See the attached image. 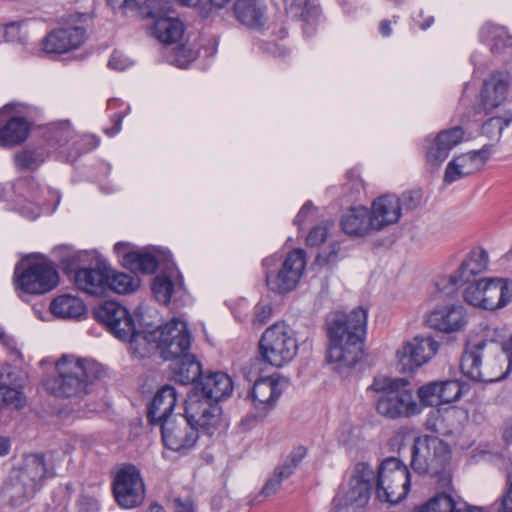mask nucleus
<instances>
[{
  "instance_id": "obj_24",
  "label": "nucleus",
  "mask_w": 512,
  "mask_h": 512,
  "mask_svg": "<svg viewBox=\"0 0 512 512\" xmlns=\"http://www.w3.org/2000/svg\"><path fill=\"white\" fill-rule=\"evenodd\" d=\"M177 404V391L173 386L164 385L154 395L147 407V420L150 425L161 426L175 414L173 410Z\"/></svg>"
},
{
  "instance_id": "obj_11",
  "label": "nucleus",
  "mask_w": 512,
  "mask_h": 512,
  "mask_svg": "<svg viewBox=\"0 0 512 512\" xmlns=\"http://www.w3.org/2000/svg\"><path fill=\"white\" fill-rule=\"evenodd\" d=\"M160 429L164 446L181 454L189 453L199 439L198 430L192 425L185 411L166 420Z\"/></svg>"
},
{
  "instance_id": "obj_50",
  "label": "nucleus",
  "mask_w": 512,
  "mask_h": 512,
  "mask_svg": "<svg viewBox=\"0 0 512 512\" xmlns=\"http://www.w3.org/2000/svg\"><path fill=\"white\" fill-rule=\"evenodd\" d=\"M307 455V448L304 446L295 447L285 458L284 462L277 466L281 471L282 476H291L295 469L299 466L302 460Z\"/></svg>"
},
{
  "instance_id": "obj_41",
  "label": "nucleus",
  "mask_w": 512,
  "mask_h": 512,
  "mask_svg": "<svg viewBox=\"0 0 512 512\" xmlns=\"http://www.w3.org/2000/svg\"><path fill=\"white\" fill-rule=\"evenodd\" d=\"M481 40L490 46L493 52H502L512 46V36L503 26L486 24L481 29Z\"/></svg>"
},
{
  "instance_id": "obj_20",
  "label": "nucleus",
  "mask_w": 512,
  "mask_h": 512,
  "mask_svg": "<svg viewBox=\"0 0 512 512\" xmlns=\"http://www.w3.org/2000/svg\"><path fill=\"white\" fill-rule=\"evenodd\" d=\"M18 188L25 200L29 202L27 205L19 203V212L31 220L36 219L41 213V208L49 205L48 196L53 195V192L48 188L41 187L34 177L21 180L18 183Z\"/></svg>"
},
{
  "instance_id": "obj_47",
  "label": "nucleus",
  "mask_w": 512,
  "mask_h": 512,
  "mask_svg": "<svg viewBox=\"0 0 512 512\" xmlns=\"http://www.w3.org/2000/svg\"><path fill=\"white\" fill-rule=\"evenodd\" d=\"M141 13L144 17L153 19L154 22L174 14V10L170 0H146Z\"/></svg>"
},
{
  "instance_id": "obj_45",
  "label": "nucleus",
  "mask_w": 512,
  "mask_h": 512,
  "mask_svg": "<svg viewBox=\"0 0 512 512\" xmlns=\"http://www.w3.org/2000/svg\"><path fill=\"white\" fill-rule=\"evenodd\" d=\"M128 257L132 260H129L127 269L132 272L152 274L158 267V261L151 253L136 251L135 254Z\"/></svg>"
},
{
  "instance_id": "obj_16",
  "label": "nucleus",
  "mask_w": 512,
  "mask_h": 512,
  "mask_svg": "<svg viewBox=\"0 0 512 512\" xmlns=\"http://www.w3.org/2000/svg\"><path fill=\"white\" fill-rule=\"evenodd\" d=\"M116 502L125 509L139 506L145 497V487L139 470L131 464L118 470L113 480Z\"/></svg>"
},
{
  "instance_id": "obj_17",
  "label": "nucleus",
  "mask_w": 512,
  "mask_h": 512,
  "mask_svg": "<svg viewBox=\"0 0 512 512\" xmlns=\"http://www.w3.org/2000/svg\"><path fill=\"white\" fill-rule=\"evenodd\" d=\"M425 324L438 332L452 334L463 331L469 316L461 304H446L437 306L425 315Z\"/></svg>"
},
{
  "instance_id": "obj_33",
  "label": "nucleus",
  "mask_w": 512,
  "mask_h": 512,
  "mask_svg": "<svg viewBox=\"0 0 512 512\" xmlns=\"http://www.w3.org/2000/svg\"><path fill=\"white\" fill-rule=\"evenodd\" d=\"M169 360L172 361L171 370L176 382L187 385L201 378V365L191 353L187 352Z\"/></svg>"
},
{
  "instance_id": "obj_64",
  "label": "nucleus",
  "mask_w": 512,
  "mask_h": 512,
  "mask_svg": "<svg viewBox=\"0 0 512 512\" xmlns=\"http://www.w3.org/2000/svg\"><path fill=\"white\" fill-rule=\"evenodd\" d=\"M313 208V205L310 201L306 202L302 208L300 209V211L298 212V214L296 215L295 219H294V223L298 226H301L306 218V216L310 213V211L312 210Z\"/></svg>"
},
{
  "instance_id": "obj_31",
  "label": "nucleus",
  "mask_w": 512,
  "mask_h": 512,
  "mask_svg": "<svg viewBox=\"0 0 512 512\" xmlns=\"http://www.w3.org/2000/svg\"><path fill=\"white\" fill-rule=\"evenodd\" d=\"M485 310L495 311L512 301V281L507 278H489L487 295L482 299Z\"/></svg>"
},
{
  "instance_id": "obj_15",
  "label": "nucleus",
  "mask_w": 512,
  "mask_h": 512,
  "mask_svg": "<svg viewBox=\"0 0 512 512\" xmlns=\"http://www.w3.org/2000/svg\"><path fill=\"white\" fill-rule=\"evenodd\" d=\"M16 285L28 294H44L54 289L59 282L57 270L47 262L29 263L19 272L15 268Z\"/></svg>"
},
{
  "instance_id": "obj_29",
  "label": "nucleus",
  "mask_w": 512,
  "mask_h": 512,
  "mask_svg": "<svg viewBox=\"0 0 512 512\" xmlns=\"http://www.w3.org/2000/svg\"><path fill=\"white\" fill-rule=\"evenodd\" d=\"M0 113V146L12 147L24 142L29 135V123L24 117H10L4 120Z\"/></svg>"
},
{
  "instance_id": "obj_28",
  "label": "nucleus",
  "mask_w": 512,
  "mask_h": 512,
  "mask_svg": "<svg viewBox=\"0 0 512 512\" xmlns=\"http://www.w3.org/2000/svg\"><path fill=\"white\" fill-rule=\"evenodd\" d=\"M266 4L264 0H236L233 13L242 25L256 29L266 22Z\"/></svg>"
},
{
  "instance_id": "obj_18",
  "label": "nucleus",
  "mask_w": 512,
  "mask_h": 512,
  "mask_svg": "<svg viewBox=\"0 0 512 512\" xmlns=\"http://www.w3.org/2000/svg\"><path fill=\"white\" fill-rule=\"evenodd\" d=\"M278 385V381L273 377L262 378L255 381L251 391V397L257 414L242 419L241 425L251 426L258 418L262 419L267 415L275 406V402L282 393Z\"/></svg>"
},
{
  "instance_id": "obj_30",
  "label": "nucleus",
  "mask_w": 512,
  "mask_h": 512,
  "mask_svg": "<svg viewBox=\"0 0 512 512\" xmlns=\"http://www.w3.org/2000/svg\"><path fill=\"white\" fill-rule=\"evenodd\" d=\"M173 275L165 273L157 275L152 284V292L155 299L161 304H168L171 299L181 301L186 292L182 277L177 273V281L172 280Z\"/></svg>"
},
{
  "instance_id": "obj_63",
  "label": "nucleus",
  "mask_w": 512,
  "mask_h": 512,
  "mask_svg": "<svg viewBox=\"0 0 512 512\" xmlns=\"http://www.w3.org/2000/svg\"><path fill=\"white\" fill-rule=\"evenodd\" d=\"M139 0H107L113 9H133L138 5Z\"/></svg>"
},
{
  "instance_id": "obj_43",
  "label": "nucleus",
  "mask_w": 512,
  "mask_h": 512,
  "mask_svg": "<svg viewBox=\"0 0 512 512\" xmlns=\"http://www.w3.org/2000/svg\"><path fill=\"white\" fill-rule=\"evenodd\" d=\"M488 279L482 278L467 285L463 292V298L471 306L485 310L484 297L487 295Z\"/></svg>"
},
{
  "instance_id": "obj_52",
  "label": "nucleus",
  "mask_w": 512,
  "mask_h": 512,
  "mask_svg": "<svg viewBox=\"0 0 512 512\" xmlns=\"http://www.w3.org/2000/svg\"><path fill=\"white\" fill-rule=\"evenodd\" d=\"M440 397L442 404L451 403L460 398L462 394V386L457 380L439 381Z\"/></svg>"
},
{
  "instance_id": "obj_57",
  "label": "nucleus",
  "mask_w": 512,
  "mask_h": 512,
  "mask_svg": "<svg viewBox=\"0 0 512 512\" xmlns=\"http://www.w3.org/2000/svg\"><path fill=\"white\" fill-rule=\"evenodd\" d=\"M327 228L325 226H316L308 234L306 242L308 246L316 247L322 244L327 238Z\"/></svg>"
},
{
  "instance_id": "obj_14",
  "label": "nucleus",
  "mask_w": 512,
  "mask_h": 512,
  "mask_svg": "<svg viewBox=\"0 0 512 512\" xmlns=\"http://www.w3.org/2000/svg\"><path fill=\"white\" fill-rule=\"evenodd\" d=\"M153 339L164 360L173 359L189 352L191 335L186 322L173 318L153 332Z\"/></svg>"
},
{
  "instance_id": "obj_40",
  "label": "nucleus",
  "mask_w": 512,
  "mask_h": 512,
  "mask_svg": "<svg viewBox=\"0 0 512 512\" xmlns=\"http://www.w3.org/2000/svg\"><path fill=\"white\" fill-rule=\"evenodd\" d=\"M10 369L11 367L7 365L0 372V408L6 406L20 409L25 405V396L17 388L8 386L12 374Z\"/></svg>"
},
{
  "instance_id": "obj_58",
  "label": "nucleus",
  "mask_w": 512,
  "mask_h": 512,
  "mask_svg": "<svg viewBox=\"0 0 512 512\" xmlns=\"http://www.w3.org/2000/svg\"><path fill=\"white\" fill-rule=\"evenodd\" d=\"M339 251L340 244L331 243L329 245L328 252H322L317 255L316 262L321 266L332 263L336 260Z\"/></svg>"
},
{
  "instance_id": "obj_36",
  "label": "nucleus",
  "mask_w": 512,
  "mask_h": 512,
  "mask_svg": "<svg viewBox=\"0 0 512 512\" xmlns=\"http://www.w3.org/2000/svg\"><path fill=\"white\" fill-rule=\"evenodd\" d=\"M16 473L22 479L31 482L38 490L46 478L53 476V474H49L44 455L38 453L27 455L24 459L23 467Z\"/></svg>"
},
{
  "instance_id": "obj_6",
  "label": "nucleus",
  "mask_w": 512,
  "mask_h": 512,
  "mask_svg": "<svg viewBox=\"0 0 512 512\" xmlns=\"http://www.w3.org/2000/svg\"><path fill=\"white\" fill-rule=\"evenodd\" d=\"M298 351V343L293 331L285 323H275L268 327L259 341L262 360L280 368L291 362Z\"/></svg>"
},
{
  "instance_id": "obj_4",
  "label": "nucleus",
  "mask_w": 512,
  "mask_h": 512,
  "mask_svg": "<svg viewBox=\"0 0 512 512\" xmlns=\"http://www.w3.org/2000/svg\"><path fill=\"white\" fill-rule=\"evenodd\" d=\"M370 389L380 393L377 412L388 419L407 418L421 413V405L403 379L375 378Z\"/></svg>"
},
{
  "instance_id": "obj_38",
  "label": "nucleus",
  "mask_w": 512,
  "mask_h": 512,
  "mask_svg": "<svg viewBox=\"0 0 512 512\" xmlns=\"http://www.w3.org/2000/svg\"><path fill=\"white\" fill-rule=\"evenodd\" d=\"M49 309L58 318L78 319L85 313L86 306L80 298L62 294L51 301Z\"/></svg>"
},
{
  "instance_id": "obj_12",
  "label": "nucleus",
  "mask_w": 512,
  "mask_h": 512,
  "mask_svg": "<svg viewBox=\"0 0 512 512\" xmlns=\"http://www.w3.org/2000/svg\"><path fill=\"white\" fill-rule=\"evenodd\" d=\"M439 342L431 336H415L396 350L397 367L411 373L428 363L438 352Z\"/></svg>"
},
{
  "instance_id": "obj_62",
  "label": "nucleus",
  "mask_w": 512,
  "mask_h": 512,
  "mask_svg": "<svg viewBox=\"0 0 512 512\" xmlns=\"http://www.w3.org/2000/svg\"><path fill=\"white\" fill-rule=\"evenodd\" d=\"M496 512H512V484L507 492L502 496Z\"/></svg>"
},
{
  "instance_id": "obj_55",
  "label": "nucleus",
  "mask_w": 512,
  "mask_h": 512,
  "mask_svg": "<svg viewBox=\"0 0 512 512\" xmlns=\"http://www.w3.org/2000/svg\"><path fill=\"white\" fill-rule=\"evenodd\" d=\"M398 200L400 202V206H402V210L412 211L420 205L422 193L417 190L404 192L400 197H398Z\"/></svg>"
},
{
  "instance_id": "obj_19",
  "label": "nucleus",
  "mask_w": 512,
  "mask_h": 512,
  "mask_svg": "<svg viewBox=\"0 0 512 512\" xmlns=\"http://www.w3.org/2000/svg\"><path fill=\"white\" fill-rule=\"evenodd\" d=\"M233 391L231 377L223 372H210L202 375L191 393H199V397L210 402L219 403L228 398Z\"/></svg>"
},
{
  "instance_id": "obj_44",
  "label": "nucleus",
  "mask_w": 512,
  "mask_h": 512,
  "mask_svg": "<svg viewBox=\"0 0 512 512\" xmlns=\"http://www.w3.org/2000/svg\"><path fill=\"white\" fill-rule=\"evenodd\" d=\"M74 136V131L69 122H60L51 126L46 139L50 148L57 149L66 145Z\"/></svg>"
},
{
  "instance_id": "obj_27",
  "label": "nucleus",
  "mask_w": 512,
  "mask_h": 512,
  "mask_svg": "<svg viewBox=\"0 0 512 512\" xmlns=\"http://www.w3.org/2000/svg\"><path fill=\"white\" fill-rule=\"evenodd\" d=\"M488 262V253L484 249L475 248L471 250L468 256L462 261L460 267L450 275L451 284L460 286L469 283L473 276L487 269Z\"/></svg>"
},
{
  "instance_id": "obj_8",
  "label": "nucleus",
  "mask_w": 512,
  "mask_h": 512,
  "mask_svg": "<svg viewBox=\"0 0 512 512\" xmlns=\"http://www.w3.org/2000/svg\"><path fill=\"white\" fill-rule=\"evenodd\" d=\"M410 489V473L405 464L395 457L384 459L376 478L377 496L382 501L399 503Z\"/></svg>"
},
{
  "instance_id": "obj_51",
  "label": "nucleus",
  "mask_w": 512,
  "mask_h": 512,
  "mask_svg": "<svg viewBox=\"0 0 512 512\" xmlns=\"http://www.w3.org/2000/svg\"><path fill=\"white\" fill-rule=\"evenodd\" d=\"M14 161L19 169L33 171L43 163L44 159L36 151L24 150L15 154Z\"/></svg>"
},
{
  "instance_id": "obj_1",
  "label": "nucleus",
  "mask_w": 512,
  "mask_h": 512,
  "mask_svg": "<svg viewBox=\"0 0 512 512\" xmlns=\"http://www.w3.org/2000/svg\"><path fill=\"white\" fill-rule=\"evenodd\" d=\"M366 327L367 310L363 307L355 308L349 314L337 311L327 316V360L334 364L335 370L342 372L360 361Z\"/></svg>"
},
{
  "instance_id": "obj_10",
  "label": "nucleus",
  "mask_w": 512,
  "mask_h": 512,
  "mask_svg": "<svg viewBox=\"0 0 512 512\" xmlns=\"http://www.w3.org/2000/svg\"><path fill=\"white\" fill-rule=\"evenodd\" d=\"M184 411L190 422L200 432L209 436L224 428L222 408L219 404L199 397V393H190L185 400Z\"/></svg>"
},
{
  "instance_id": "obj_22",
  "label": "nucleus",
  "mask_w": 512,
  "mask_h": 512,
  "mask_svg": "<svg viewBox=\"0 0 512 512\" xmlns=\"http://www.w3.org/2000/svg\"><path fill=\"white\" fill-rule=\"evenodd\" d=\"M84 39L85 30L82 27L55 29L42 40V48L48 54H64L79 48Z\"/></svg>"
},
{
  "instance_id": "obj_35",
  "label": "nucleus",
  "mask_w": 512,
  "mask_h": 512,
  "mask_svg": "<svg viewBox=\"0 0 512 512\" xmlns=\"http://www.w3.org/2000/svg\"><path fill=\"white\" fill-rule=\"evenodd\" d=\"M38 489L31 482H28L18 474L12 475L8 482L5 483L2 493L8 499L12 506H21L30 500Z\"/></svg>"
},
{
  "instance_id": "obj_49",
  "label": "nucleus",
  "mask_w": 512,
  "mask_h": 512,
  "mask_svg": "<svg viewBox=\"0 0 512 512\" xmlns=\"http://www.w3.org/2000/svg\"><path fill=\"white\" fill-rule=\"evenodd\" d=\"M455 501L450 495L441 493L421 506L417 512H453Z\"/></svg>"
},
{
  "instance_id": "obj_32",
  "label": "nucleus",
  "mask_w": 512,
  "mask_h": 512,
  "mask_svg": "<svg viewBox=\"0 0 512 512\" xmlns=\"http://www.w3.org/2000/svg\"><path fill=\"white\" fill-rule=\"evenodd\" d=\"M341 228L347 235L364 236L373 230L370 212L366 207H352L341 218Z\"/></svg>"
},
{
  "instance_id": "obj_9",
  "label": "nucleus",
  "mask_w": 512,
  "mask_h": 512,
  "mask_svg": "<svg viewBox=\"0 0 512 512\" xmlns=\"http://www.w3.org/2000/svg\"><path fill=\"white\" fill-rule=\"evenodd\" d=\"M506 67L507 72L495 71L483 81L473 108L475 116L491 114L506 102L511 85L512 61Z\"/></svg>"
},
{
  "instance_id": "obj_3",
  "label": "nucleus",
  "mask_w": 512,
  "mask_h": 512,
  "mask_svg": "<svg viewBox=\"0 0 512 512\" xmlns=\"http://www.w3.org/2000/svg\"><path fill=\"white\" fill-rule=\"evenodd\" d=\"M488 341L484 338H469L461 357L462 373L476 382H496L504 379L512 368V336L503 343L502 350L508 361L507 369L503 372L502 361L493 359L482 368V361Z\"/></svg>"
},
{
  "instance_id": "obj_48",
  "label": "nucleus",
  "mask_w": 512,
  "mask_h": 512,
  "mask_svg": "<svg viewBox=\"0 0 512 512\" xmlns=\"http://www.w3.org/2000/svg\"><path fill=\"white\" fill-rule=\"evenodd\" d=\"M440 383L439 381L429 382L421 386L417 390V396L420 400L419 405L422 406H438L442 404L440 397Z\"/></svg>"
},
{
  "instance_id": "obj_46",
  "label": "nucleus",
  "mask_w": 512,
  "mask_h": 512,
  "mask_svg": "<svg viewBox=\"0 0 512 512\" xmlns=\"http://www.w3.org/2000/svg\"><path fill=\"white\" fill-rule=\"evenodd\" d=\"M512 123V111L505 112L502 116L489 118L482 125V134L489 139L498 141L505 127Z\"/></svg>"
},
{
  "instance_id": "obj_61",
  "label": "nucleus",
  "mask_w": 512,
  "mask_h": 512,
  "mask_svg": "<svg viewBox=\"0 0 512 512\" xmlns=\"http://www.w3.org/2000/svg\"><path fill=\"white\" fill-rule=\"evenodd\" d=\"M130 65V62L127 57L123 54L114 52L108 62V66L112 69L116 70H124Z\"/></svg>"
},
{
  "instance_id": "obj_60",
  "label": "nucleus",
  "mask_w": 512,
  "mask_h": 512,
  "mask_svg": "<svg viewBox=\"0 0 512 512\" xmlns=\"http://www.w3.org/2000/svg\"><path fill=\"white\" fill-rule=\"evenodd\" d=\"M180 5L199 9L204 16L211 12V0H176Z\"/></svg>"
},
{
  "instance_id": "obj_59",
  "label": "nucleus",
  "mask_w": 512,
  "mask_h": 512,
  "mask_svg": "<svg viewBox=\"0 0 512 512\" xmlns=\"http://www.w3.org/2000/svg\"><path fill=\"white\" fill-rule=\"evenodd\" d=\"M136 251L137 250H133L130 244L127 242H118L114 245V252L116 253L122 265L126 268H128V262L130 260L128 259V256L135 254Z\"/></svg>"
},
{
  "instance_id": "obj_53",
  "label": "nucleus",
  "mask_w": 512,
  "mask_h": 512,
  "mask_svg": "<svg viewBox=\"0 0 512 512\" xmlns=\"http://www.w3.org/2000/svg\"><path fill=\"white\" fill-rule=\"evenodd\" d=\"M376 478L373 469L364 462L357 463L350 479H357L359 484H365L371 490L373 483L376 485Z\"/></svg>"
},
{
  "instance_id": "obj_37",
  "label": "nucleus",
  "mask_w": 512,
  "mask_h": 512,
  "mask_svg": "<svg viewBox=\"0 0 512 512\" xmlns=\"http://www.w3.org/2000/svg\"><path fill=\"white\" fill-rule=\"evenodd\" d=\"M183 33V23L173 14L155 20L151 26V34L164 44L176 43L181 39Z\"/></svg>"
},
{
  "instance_id": "obj_54",
  "label": "nucleus",
  "mask_w": 512,
  "mask_h": 512,
  "mask_svg": "<svg viewBox=\"0 0 512 512\" xmlns=\"http://www.w3.org/2000/svg\"><path fill=\"white\" fill-rule=\"evenodd\" d=\"M279 471H281L278 467H276L272 473V475L266 481L261 494L264 497H270L275 495L279 489L281 488L282 482L285 479H288L289 476H282Z\"/></svg>"
},
{
  "instance_id": "obj_25",
  "label": "nucleus",
  "mask_w": 512,
  "mask_h": 512,
  "mask_svg": "<svg viewBox=\"0 0 512 512\" xmlns=\"http://www.w3.org/2000/svg\"><path fill=\"white\" fill-rule=\"evenodd\" d=\"M401 215L402 206H400L396 195L386 194L376 198L372 203L370 213L373 230L379 231L397 223Z\"/></svg>"
},
{
  "instance_id": "obj_7",
  "label": "nucleus",
  "mask_w": 512,
  "mask_h": 512,
  "mask_svg": "<svg viewBox=\"0 0 512 512\" xmlns=\"http://www.w3.org/2000/svg\"><path fill=\"white\" fill-rule=\"evenodd\" d=\"M450 460V449L436 436H420L414 441L411 467L418 474L440 475Z\"/></svg>"
},
{
  "instance_id": "obj_13",
  "label": "nucleus",
  "mask_w": 512,
  "mask_h": 512,
  "mask_svg": "<svg viewBox=\"0 0 512 512\" xmlns=\"http://www.w3.org/2000/svg\"><path fill=\"white\" fill-rule=\"evenodd\" d=\"M95 319L122 341L134 342L140 336L128 310L114 301H105L94 309Z\"/></svg>"
},
{
  "instance_id": "obj_39",
  "label": "nucleus",
  "mask_w": 512,
  "mask_h": 512,
  "mask_svg": "<svg viewBox=\"0 0 512 512\" xmlns=\"http://www.w3.org/2000/svg\"><path fill=\"white\" fill-rule=\"evenodd\" d=\"M357 479H350L347 488H342L334 498V503L340 507L356 505L358 507L367 503L370 490L365 484L361 486Z\"/></svg>"
},
{
  "instance_id": "obj_26",
  "label": "nucleus",
  "mask_w": 512,
  "mask_h": 512,
  "mask_svg": "<svg viewBox=\"0 0 512 512\" xmlns=\"http://www.w3.org/2000/svg\"><path fill=\"white\" fill-rule=\"evenodd\" d=\"M464 135L463 128L459 126L439 132L426 152L427 162L439 166L446 160L450 151L463 141Z\"/></svg>"
},
{
  "instance_id": "obj_21",
  "label": "nucleus",
  "mask_w": 512,
  "mask_h": 512,
  "mask_svg": "<svg viewBox=\"0 0 512 512\" xmlns=\"http://www.w3.org/2000/svg\"><path fill=\"white\" fill-rule=\"evenodd\" d=\"M108 280L109 267L102 262H97L95 267L80 268L74 275L76 287L94 296H102L108 292Z\"/></svg>"
},
{
  "instance_id": "obj_34",
  "label": "nucleus",
  "mask_w": 512,
  "mask_h": 512,
  "mask_svg": "<svg viewBox=\"0 0 512 512\" xmlns=\"http://www.w3.org/2000/svg\"><path fill=\"white\" fill-rule=\"evenodd\" d=\"M286 15L292 19L304 23V31L313 26L319 15L320 9L312 0H281Z\"/></svg>"
},
{
  "instance_id": "obj_2",
  "label": "nucleus",
  "mask_w": 512,
  "mask_h": 512,
  "mask_svg": "<svg viewBox=\"0 0 512 512\" xmlns=\"http://www.w3.org/2000/svg\"><path fill=\"white\" fill-rule=\"evenodd\" d=\"M58 375L47 382V389L57 397H81L105 370L94 360L63 355L56 363Z\"/></svg>"
},
{
  "instance_id": "obj_56",
  "label": "nucleus",
  "mask_w": 512,
  "mask_h": 512,
  "mask_svg": "<svg viewBox=\"0 0 512 512\" xmlns=\"http://www.w3.org/2000/svg\"><path fill=\"white\" fill-rule=\"evenodd\" d=\"M272 306L270 304H258L254 309L253 324L262 326L266 324L272 316Z\"/></svg>"
},
{
  "instance_id": "obj_23",
  "label": "nucleus",
  "mask_w": 512,
  "mask_h": 512,
  "mask_svg": "<svg viewBox=\"0 0 512 512\" xmlns=\"http://www.w3.org/2000/svg\"><path fill=\"white\" fill-rule=\"evenodd\" d=\"M487 158L488 152L484 148L454 157L446 167L444 181L446 183H453L480 171Z\"/></svg>"
},
{
  "instance_id": "obj_5",
  "label": "nucleus",
  "mask_w": 512,
  "mask_h": 512,
  "mask_svg": "<svg viewBox=\"0 0 512 512\" xmlns=\"http://www.w3.org/2000/svg\"><path fill=\"white\" fill-rule=\"evenodd\" d=\"M305 265V252L302 249H294L284 259L277 254L264 258L262 266L268 288L279 294L294 290Z\"/></svg>"
},
{
  "instance_id": "obj_42",
  "label": "nucleus",
  "mask_w": 512,
  "mask_h": 512,
  "mask_svg": "<svg viewBox=\"0 0 512 512\" xmlns=\"http://www.w3.org/2000/svg\"><path fill=\"white\" fill-rule=\"evenodd\" d=\"M108 286V292L128 294L134 292L139 287V279L126 273L116 272L109 267Z\"/></svg>"
}]
</instances>
